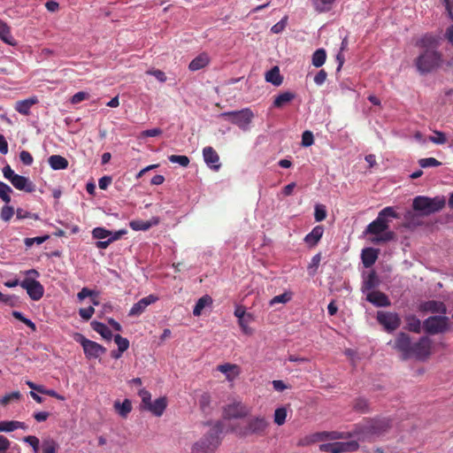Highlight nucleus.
Wrapping results in <instances>:
<instances>
[{
	"label": "nucleus",
	"instance_id": "nucleus-54",
	"mask_svg": "<svg viewBox=\"0 0 453 453\" xmlns=\"http://www.w3.org/2000/svg\"><path fill=\"white\" fill-rule=\"evenodd\" d=\"M21 395L19 391H14L10 394L5 395L0 399V403L3 405L8 404L12 400H19Z\"/></svg>",
	"mask_w": 453,
	"mask_h": 453
},
{
	"label": "nucleus",
	"instance_id": "nucleus-20",
	"mask_svg": "<svg viewBox=\"0 0 453 453\" xmlns=\"http://www.w3.org/2000/svg\"><path fill=\"white\" fill-rule=\"evenodd\" d=\"M11 183L19 190H23L31 193L35 190V185L27 177L17 174L13 176Z\"/></svg>",
	"mask_w": 453,
	"mask_h": 453
},
{
	"label": "nucleus",
	"instance_id": "nucleus-33",
	"mask_svg": "<svg viewBox=\"0 0 453 453\" xmlns=\"http://www.w3.org/2000/svg\"><path fill=\"white\" fill-rule=\"evenodd\" d=\"M212 302H213L212 298L208 295H205V296L200 297L197 300V302L196 303V305L194 307V310H193L194 316H196V317L200 316L203 312V310L206 306L212 304Z\"/></svg>",
	"mask_w": 453,
	"mask_h": 453
},
{
	"label": "nucleus",
	"instance_id": "nucleus-8",
	"mask_svg": "<svg viewBox=\"0 0 453 453\" xmlns=\"http://www.w3.org/2000/svg\"><path fill=\"white\" fill-rule=\"evenodd\" d=\"M449 319L445 316H432L423 322L424 329L431 334L444 333L449 328Z\"/></svg>",
	"mask_w": 453,
	"mask_h": 453
},
{
	"label": "nucleus",
	"instance_id": "nucleus-13",
	"mask_svg": "<svg viewBox=\"0 0 453 453\" xmlns=\"http://www.w3.org/2000/svg\"><path fill=\"white\" fill-rule=\"evenodd\" d=\"M358 447L359 445L357 441L328 442L321 444L319 446V450L321 452L342 453L356 450L358 449Z\"/></svg>",
	"mask_w": 453,
	"mask_h": 453
},
{
	"label": "nucleus",
	"instance_id": "nucleus-32",
	"mask_svg": "<svg viewBox=\"0 0 453 453\" xmlns=\"http://www.w3.org/2000/svg\"><path fill=\"white\" fill-rule=\"evenodd\" d=\"M114 409L119 416L127 418L132 411V403L129 399H125L122 403L116 401L114 403Z\"/></svg>",
	"mask_w": 453,
	"mask_h": 453
},
{
	"label": "nucleus",
	"instance_id": "nucleus-56",
	"mask_svg": "<svg viewBox=\"0 0 453 453\" xmlns=\"http://www.w3.org/2000/svg\"><path fill=\"white\" fill-rule=\"evenodd\" d=\"M16 217L18 219H37L38 216L36 214H33L24 209L18 208L16 211Z\"/></svg>",
	"mask_w": 453,
	"mask_h": 453
},
{
	"label": "nucleus",
	"instance_id": "nucleus-50",
	"mask_svg": "<svg viewBox=\"0 0 453 453\" xmlns=\"http://www.w3.org/2000/svg\"><path fill=\"white\" fill-rule=\"evenodd\" d=\"M434 135L429 137V141L435 144H444L447 142L446 135L443 132L434 131Z\"/></svg>",
	"mask_w": 453,
	"mask_h": 453
},
{
	"label": "nucleus",
	"instance_id": "nucleus-48",
	"mask_svg": "<svg viewBox=\"0 0 453 453\" xmlns=\"http://www.w3.org/2000/svg\"><path fill=\"white\" fill-rule=\"evenodd\" d=\"M418 165L422 168H426V167H437V166H440L441 165V163L440 161H438L434 157H426V158L419 159L418 160Z\"/></svg>",
	"mask_w": 453,
	"mask_h": 453
},
{
	"label": "nucleus",
	"instance_id": "nucleus-30",
	"mask_svg": "<svg viewBox=\"0 0 453 453\" xmlns=\"http://www.w3.org/2000/svg\"><path fill=\"white\" fill-rule=\"evenodd\" d=\"M218 371L221 372L222 373H225L226 375V379L231 380L234 376H237L240 372V368L236 365L232 364H224L219 365L218 366Z\"/></svg>",
	"mask_w": 453,
	"mask_h": 453
},
{
	"label": "nucleus",
	"instance_id": "nucleus-1",
	"mask_svg": "<svg viewBox=\"0 0 453 453\" xmlns=\"http://www.w3.org/2000/svg\"><path fill=\"white\" fill-rule=\"evenodd\" d=\"M415 46L420 49L419 54L413 61L419 74L425 75L441 69L444 65V56L438 50L440 38L437 35L426 33L416 40Z\"/></svg>",
	"mask_w": 453,
	"mask_h": 453
},
{
	"label": "nucleus",
	"instance_id": "nucleus-52",
	"mask_svg": "<svg viewBox=\"0 0 453 453\" xmlns=\"http://www.w3.org/2000/svg\"><path fill=\"white\" fill-rule=\"evenodd\" d=\"M291 299V295L288 293H283L279 296H275L270 301V305L273 306L276 303H286Z\"/></svg>",
	"mask_w": 453,
	"mask_h": 453
},
{
	"label": "nucleus",
	"instance_id": "nucleus-6",
	"mask_svg": "<svg viewBox=\"0 0 453 453\" xmlns=\"http://www.w3.org/2000/svg\"><path fill=\"white\" fill-rule=\"evenodd\" d=\"M220 117L227 119L231 123L238 126L242 129H246L250 124L254 114L250 109L245 108L241 111L223 112L220 114Z\"/></svg>",
	"mask_w": 453,
	"mask_h": 453
},
{
	"label": "nucleus",
	"instance_id": "nucleus-17",
	"mask_svg": "<svg viewBox=\"0 0 453 453\" xmlns=\"http://www.w3.org/2000/svg\"><path fill=\"white\" fill-rule=\"evenodd\" d=\"M203 157L206 165L212 170L218 171L220 168L219 156L211 146L203 149Z\"/></svg>",
	"mask_w": 453,
	"mask_h": 453
},
{
	"label": "nucleus",
	"instance_id": "nucleus-11",
	"mask_svg": "<svg viewBox=\"0 0 453 453\" xmlns=\"http://www.w3.org/2000/svg\"><path fill=\"white\" fill-rule=\"evenodd\" d=\"M250 410L242 402H234L227 404L223 411V417L226 419L242 418L247 417Z\"/></svg>",
	"mask_w": 453,
	"mask_h": 453
},
{
	"label": "nucleus",
	"instance_id": "nucleus-55",
	"mask_svg": "<svg viewBox=\"0 0 453 453\" xmlns=\"http://www.w3.org/2000/svg\"><path fill=\"white\" fill-rule=\"evenodd\" d=\"M314 218L318 222H320L326 218V211L324 205H316Z\"/></svg>",
	"mask_w": 453,
	"mask_h": 453
},
{
	"label": "nucleus",
	"instance_id": "nucleus-2",
	"mask_svg": "<svg viewBox=\"0 0 453 453\" xmlns=\"http://www.w3.org/2000/svg\"><path fill=\"white\" fill-rule=\"evenodd\" d=\"M221 422H217L199 441L194 443L191 453H214L220 444Z\"/></svg>",
	"mask_w": 453,
	"mask_h": 453
},
{
	"label": "nucleus",
	"instance_id": "nucleus-25",
	"mask_svg": "<svg viewBox=\"0 0 453 453\" xmlns=\"http://www.w3.org/2000/svg\"><path fill=\"white\" fill-rule=\"evenodd\" d=\"M210 63V58L206 53H201L196 57L188 65V69L192 72L198 71Z\"/></svg>",
	"mask_w": 453,
	"mask_h": 453
},
{
	"label": "nucleus",
	"instance_id": "nucleus-31",
	"mask_svg": "<svg viewBox=\"0 0 453 453\" xmlns=\"http://www.w3.org/2000/svg\"><path fill=\"white\" fill-rule=\"evenodd\" d=\"M296 97V94L290 91L283 92L277 96H275L273 100V106L276 108H281L286 104L290 103Z\"/></svg>",
	"mask_w": 453,
	"mask_h": 453
},
{
	"label": "nucleus",
	"instance_id": "nucleus-51",
	"mask_svg": "<svg viewBox=\"0 0 453 453\" xmlns=\"http://www.w3.org/2000/svg\"><path fill=\"white\" fill-rule=\"evenodd\" d=\"M14 214V209L12 206L4 205L0 212V218L2 220L9 221Z\"/></svg>",
	"mask_w": 453,
	"mask_h": 453
},
{
	"label": "nucleus",
	"instance_id": "nucleus-16",
	"mask_svg": "<svg viewBox=\"0 0 453 453\" xmlns=\"http://www.w3.org/2000/svg\"><path fill=\"white\" fill-rule=\"evenodd\" d=\"M158 300V297L154 295H149L135 303L128 312L129 317H139L144 312L146 308Z\"/></svg>",
	"mask_w": 453,
	"mask_h": 453
},
{
	"label": "nucleus",
	"instance_id": "nucleus-27",
	"mask_svg": "<svg viewBox=\"0 0 453 453\" xmlns=\"http://www.w3.org/2000/svg\"><path fill=\"white\" fill-rule=\"evenodd\" d=\"M53 170H64L68 167V160L60 155H52L48 159Z\"/></svg>",
	"mask_w": 453,
	"mask_h": 453
},
{
	"label": "nucleus",
	"instance_id": "nucleus-29",
	"mask_svg": "<svg viewBox=\"0 0 453 453\" xmlns=\"http://www.w3.org/2000/svg\"><path fill=\"white\" fill-rule=\"evenodd\" d=\"M265 81L274 86H280L283 81V77L280 73V68L273 66L265 73Z\"/></svg>",
	"mask_w": 453,
	"mask_h": 453
},
{
	"label": "nucleus",
	"instance_id": "nucleus-9",
	"mask_svg": "<svg viewBox=\"0 0 453 453\" xmlns=\"http://www.w3.org/2000/svg\"><path fill=\"white\" fill-rule=\"evenodd\" d=\"M432 341L427 336L421 337L417 342L412 343L411 358L426 360L431 355Z\"/></svg>",
	"mask_w": 453,
	"mask_h": 453
},
{
	"label": "nucleus",
	"instance_id": "nucleus-12",
	"mask_svg": "<svg viewBox=\"0 0 453 453\" xmlns=\"http://www.w3.org/2000/svg\"><path fill=\"white\" fill-rule=\"evenodd\" d=\"M20 286L27 290L33 301H39L44 295L43 286L35 279L26 278L20 282Z\"/></svg>",
	"mask_w": 453,
	"mask_h": 453
},
{
	"label": "nucleus",
	"instance_id": "nucleus-14",
	"mask_svg": "<svg viewBox=\"0 0 453 453\" xmlns=\"http://www.w3.org/2000/svg\"><path fill=\"white\" fill-rule=\"evenodd\" d=\"M394 347L402 354L403 359L411 358V350L412 343L411 337L405 333L398 334L395 340Z\"/></svg>",
	"mask_w": 453,
	"mask_h": 453
},
{
	"label": "nucleus",
	"instance_id": "nucleus-24",
	"mask_svg": "<svg viewBox=\"0 0 453 453\" xmlns=\"http://www.w3.org/2000/svg\"><path fill=\"white\" fill-rule=\"evenodd\" d=\"M324 234L323 226H316L313 229L304 237V242L310 247H314L320 241Z\"/></svg>",
	"mask_w": 453,
	"mask_h": 453
},
{
	"label": "nucleus",
	"instance_id": "nucleus-34",
	"mask_svg": "<svg viewBox=\"0 0 453 453\" xmlns=\"http://www.w3.org/2000/svg\"><path fill=\"white\" fill-rule=\"evenodd\" d=\"M0 39L9 45H14L15 41L11 34L10 27L0 19Z\"/></svg>",
	"mask_w": 453,
	"mask_h": 453
},
{
	"label": "nucleus",
	"instance_id": "nucleus-59",
	"mask_svg": "<svg viewBox=\"0 0 453 453\" xmlns=\"http://www.w3.org/2000/svg\"><path fill=\"white\" fill-rule=\"evenodd\" d=\"M94 312H95V309L93 306H88L87 308H81L79 310V315L84 320L90 319L92 318Z\"/></svg>",
	"mask_w": 453,
	"mask_h": 453
},
{
	"label": "nucleus",
	"instance_id": "nucleus-46",
	"mask_svg": "<svg viewBox=\"0 0 453 453\" xmlns=\"http://www.w3.org/2000/svg\"><path fill=\"white\" fill-rule=\"evenodd\" d=\"M110 235H111V232L104 227H96L92 231L93 238L97 240L109 239Z\"/></svg>",
	"mask_w": 453,
	"mask_h": 453
},
{
	"label": "nucleus",
	"instance_id": "nucleus-7",
	"mask_svg": "<svg viewBox=\"0 0 453 453\" xmlns=\"http://www.w3.org/2000/svg\"><path fill=\"white\" fill-rule=\"evenodd\" d=\"M74 339L82 346L84 354L88 358H97L106 352V349L104 346L87 339L81 334H76Z\"/></svg>",
	"mask_w": 453,
	"mask_h": 453
},
{
	"label": "nucleus",
	"instance_id": "nucleus-53",
	"mask_svg": "<svg viewBox=\"0 0 453 453\" xmlns=\"http://www.w3.org/2000/svg\"><path fill=\"white\" fill-rule=\"evenodd\" d=\"M353 408L360 412H366L368 411V403L365 398H357L355 400Z\"/></svg>",
	"mask_w": 453,
	"mask_h": 453
},
{
	"label": "nucleus",
	"instance_id": "nucleus-4",
	"mask_svg": "<svg viewBox=\"0 0 453 453\" xmlns=\"http://www.w3.org/2000/svg\"><path fill=\"white\" fill-rule=\"evenodd\" d=\"M445 203L444 196L430 198L425 196H418L413 199L412 208L421 215L428 216L442 210Z\"/></svg>",
	"mask_w": 453,
	"mask_h": 453
},
{
	"label": "nucleus",
	"instance_id": "nucleus-39",
	"mask_svg": "<svg viewBox=\"0 0 453 453\" xmlns=\"http://www.w3.org/2000/svg\"><path fill=\"white\" fill-rule=\"evenodd\" d=\"M407 329L413 333H420L421 321L414 315H410L406 318Z\"/></svg>",
	"mask_w": 453,
	"mask_h": 453
},
{
	"label": "nucleus",
	"instance_id": "nucleus-19",
	"mask_svg": "<svg viewBox=\"0 0 453 453\" xmlns=\"http://www.w3.org/2000/svg\"><path fill=\"white\" fill-rule=\"evenodd\" d=\"M366 300L377 307H388L391 304L388 296L380 291H371L367 294Z\"/></svg>",
	"mask_w": 453,
	"mask_h": 453
},
{
	"label": "nucleus",
	"instance_id": "nucleus-40",
	"mask_svg": "<svg viewBox=\"0 0 453 453\" xmlns=\"http://www.w3.org/2000/svg\"><path fill=\"white\" fill-rule=\"evenodd\" d=\"M129 226L134 231H146L153 226V223L148 220H132Z\"/></svg>",
	"mask_w": 453,
	"mask_h": 453
},
{
	"label": "nucleus",
	"instance_id": "nucleus-62",
	"mask_svg": "<svg viewBox=\"0 0 453 453\" xmlns=\"http://www.w3.org/2000/svg\"><path fill=\"white\" fill-rule=\"evenodd\" d=\"M163 133L162 129L157 127L152 129H147L141 133L140 137L145 138V137H155L158 136Z\"/></svg>",
	"mask_w": 453,
	"mask_h": 453
},
{
	"label": "nucleus",
	"instance_id": "nucleus-37",
	"mask_svg": "<svg viewBox=\"0 0 453 453\" xmlns=\"http://www.w3.org/2000/svg\"><path fill=\"white\" fill-rule=\"evenodd\" d=\"M255 320V317L252 313H249L245 316V318H242L241 320L238 321V324L242 331L243 334L250 335L253 334V330L251 327L249 326V324Z\"/></svg>",
	"mask_w": 453,
	"mask_h": 453
},
{
	"label": "nucleus",
	"instance_id": "nucleus-63",
	"mask_svg": "<svg viewBox=\"0 0 453 453\" xmlns=\"http://www.w3.org/2000/svg\"><path fill=\"white\" fill-rule=\"evenodd\" d=\"M19 158L21 162L26 165H31L34 161L32 155L27 150H22L19 153Z\"/></svg>",
	"mask_w": 453,
	"mask_h": 453
},
{
	"label": "nucleus",
	"instance_id": "nucleus-58",
	"mask_svg": "<svg viewBox=\"0 0 453 453\" xmlns=\"http://www.w3.org/2000/svg\"><path fill=\"white\" fill-rule=\"evenodd\" d=\"M49 238L48 235L37 236L34 238H26L24 242L27 247H31L33 244H42Z\"/></svg>",
	"mask_w": 453,
	"mask_h": 453
},
{
	"label": "nucleus",
	"instance_id": "nucleus-60",
	"mask_svg": "<svg viewBox=\"0 0 453 453\" xmlns=\"http://www.w3.org/2000/svg\"><path fill=\"white\" fill-rule=\"evenodd\" d=\"M314 142V137L311 131H304L302 134V145L309 147Z\"/></svg>",
	"mask_w": 453,
	"mask_h": 453
},
{
	"label": "nucleus",
	"instance_id": "nucleus-36",
	"mask_svg": "<svg viewBox=\"0 0 453 453\" xmlns=\"http://www.w3.org/2000/svg\"><path fill=\"white\" fill-rule=\"evenodd\" d=\"M380 284V280L378 278V275L374 271H372L368 273L366 276L364 285H363V290H372L378 287Z\"/></svg>",
	"mask_w": 453,
	"mask_h": 453
},
{
	"label": "nucleus",
	"instance_id": "nucleus-64",
	"mask_svg": "<svg viewBox=\"0 0 453 453\" xmlns=\"http://www.w3.org/2000/svg\"><path fill=\"white\" fill-rule=\"evenodd\" d=\"M88 98V94L84 91H80L74 94L71 98L72 104H79L83 100H86Z\"/></svg>",
	"mask_w": 453,
	"mask_h": 453
},
{
	"label": "nucleus",
	"instance_id": "nucleus-49",
	"mask_svg": "<svg viewBox=\"0 0 453 453\" xmlns=\"http://www.w3.org/2000/svg\"><path fill=\"white\" fill-rule=\"evenodd\" d=\"M211 397L209 393H203L199 398V406L205 412L210 409Z\"/></svg>",
	"mask_w": 453,
	"mask_h": 453
},
{
	"label": "nucleus",
	"instance_id": "nucleus-26",
	"mask_svg": "<svg viewBox=\"0 0 453 453\" xmlns=\"http://www.w3.org/2000/svg\"><path fill=\"white\" fill-rule=\"evenodd\" d=\"M16 429L27 430V426L24 422L17 420H4L0 422V432H12Z\"/></svg>",
	"mask_w": 453,
	"mask_h": 453
},
{
	"label": "nucleus",
	"instance_id": "nucleus-38",
	"mask_svg": "<svg viewBox=\"0 0 453 453\" xmlns=\"http://www.w3.org/2000/svg\"><path fill=\"white\" fill-rule=\"evenodd\" d=\"M326 59V50L324 49H318L312 54L311 62L315 67H320L325 64Z\"/></svg>",
	"mask_w": 453,
	"mask_h": 453
},
{
	"label": "nucleus",
	"instance_id": "nucleus-45",
	"mask_svg": "<svg viewBox=\"0 0 453 453\" xmlns=\"http://www.w3.org/2000/svg\"><path fill=\"white\" fill-rule=\"evenodd\" d=\"M12 188L3 181H0V198L6 203H10Z\"/></svg>",
	"mask_w": 453,
	"mask_h": 453
},
{
	"label": "nucleus",
	"instance_id": "nucleus-61",
	"mask_svg": "<svg viewBox=\"0 0 453 453\" xmlns=\"http://www.w3.org/2000/svg\"><path fill=\"white\" fill-rule=\"evenodd\" d=\"M287 20H288V18L284 17L279 22H277L275 25H273L271 28L272 33L280 34V32H282L286 27Z\"/></svg>",
	"mask_w": 453,
	"mask_h": 453
},
{
	"label": "nucleus",
	"instance_id": "nucleus-10",
	"mask_svg": "<svg viewBox=\"0 0 453 453\" xmlns=\"http://www.w3.org/2000/svg\"><path fill=\"white\" fill-rule=\"evenodd\" d=\"M377 321L389 333L396 330L401 325V319L395 312L380 311L377 312Z\"/></svg>",
	"mask_w": 453,
	"mask_h": 453
},
{
	"label": "nucleus",
	"instance_id": "nucleus-47",
	"mask_svg": "<svg viewBox=\"0 0 453 453\" xmlns=\"http://www.w3.org/2000/svg\"><path fill=\"white\" fill-rule=\"evenodd\" d=\"M114 342L118 345V350H119V352H124L129 348V341L120 334L114 336Z\"/></svg>",
	"mask_w": 453,
	"mask_h": 453
},
{
	"label": "nucleus",
	"instance_id": "nucleus-22",
	"mask_svg": "<svg viewBox=\"0 0 453 453\" xmlns=\"http://www.w3.org/2000/svg\"><path fill=\"white\" fill-rule=\"evenodd\" d=\"M167 407V398L165 396H162L157 398L154 402H152L151 405H150L148 411L151 412L156 417H161L165 412Z\"/></svg>",
	"mask_w": 453,
	"mask_h": 453
},
{
	"label": "nucleus",
	"instance_id": "nucleus-5",
	"mask_svg": "<svg viewBox=\"0 0 453 453\" xmlns=\"http://www.w3.org/2000/svg\"><path fill=\"white\" fill-rule=\"evenodd\" d=\"M388 218H398V214L391 206L386 207L379 212L378 217L367 226L365 233L377 235L388 230Z\"/></svg>",
	"mask_w": 453,
	"mask_h": 453
},
{
	"label": "nucleus",
	"instance_id": "nucleus-21",
	"mask_svg": "<svg viewBox=\"0 0 453 453\" xmlns=\"http://www.w3.org/2000/svg\"><path fill=\"white\" fill-rule=\"evenodd\" d=\"M38 103V98L36 96H32L25 100L17 101L15 104V110L25 116L30 114V109L33 105Z\"/></svg>",
	"mask_w": 453,
	"mask_h": 453
},
{
	"label": "nucleus",
	"instance_id": "nucleus-35",
	"mask_svg": "<svg viewBox=\"0 0 453 453\" xmlns=\"http://www.w3.org/2000/svg\"><path fill=\"white\" fill-rule=\"evenodd\" d=\"M91 326L92 328L96 332L98 333L99 334H101V336L108 341H110L112 337V333L111 331L109 329V327L104 325V323L102 322H98V321H92L91 322Z\"/></svg>",
	"mask_w": 453,
	"mask_h": 453
},
{
	"label": "nucleus",
	"instance_id": "nucleus-28",
	"mask_svg": "<svg viewBox=\"0 0 453 453\" xmlns=\"http://www.w3.org/2000/svg\"><path fill=\"white\" fill-rule=\"evenodd\" d=\"M390 427L389 421L387 419L374 420L369 427L372 434L380 435Z\"/></svg>",
	"mask_w": 453,
	"mask_h": 453
},
{
	"label": "nucleus",
	"instance_id": "nucleus-15",
	"mask_svg": "<svg viewBox=\"0 0 453 453\" xmlns=\"http://www.w3.org/2000/svg\"><path fill=\"white\" fill-rule=\"evenodd\" d=\"M343 438L342 434L339 432H320V433H315L310 436H306L305 438L302 439L298 445L305 446L310 443H314L319 441H324V440H336Z\"/></svg>",
	"mask_w": 453,
	"mask_h": 453
},
{
	"label": "nucleus",
	"instance_id": "nucleus-23",
	"mask_svg": "<svg viewBox=\"0 0 453 453\" xmlns=\"http://www.w3.org/2000/svg\"><path fill=\"white\" fill-rule=\"evenodd\" d=\"M362 263L365 268L371 267L378 258V250L373 248H365L361 253Z\"/></svg>",
	"mask_w": 453,
	"mask_h": 453
},
{
	"label": "nucleus",
	"instance_id": "nucleus-3",
	"mask_svg": "<svg viewBox=\"0 0 453 453\" xmlns=\"http://www.w3.org/2000/svg\"><path fill=\"white\" fill-rule=\"evenodd\" d=\"M270 426L269 420L265 416H251L246 420L245 425L239 429L238 434L242 437H264L267 435Z\"/></svg>",
	"mask_w": 453,
	"mask_h": 453
},
{
	"label": "nucleus",
	"instance_id": "nucleus-57",
	"mask_svg": "<svg viewBox=\"0 0 453 453\" xmlns=\"http://www.w3.org/2000/svg\"><path fill=\"white\" fill-rule=\"evenodd\" d=\"M24 441L27 442L34 449L35 453L39 450L40 441L36 436L28 435L24 438Z\"/></svg>",
	"mask_w": 453,
	"mask_h": 453
},
{
	"label": "nucleus",
	"instance_id": "nucleus-43",
	"mask_svg": "<svg viewBox=\"0 0 453 453\" xmlns=\"http://www.w3.org/2000/svg\"><path fill=\"white\" fill-rule=\"evenodd\" d=\"M42 449V453H58V444L52 439L44 440Z\"/></svg>",
	"mask_w": 453,
	"mask_h": 453
},
{
	"label": "nucleus",
	"instance_id": "nucleus-18",
	"mask_svg": "<svg viewBox=\"0 0 453 453\" xmlns=\"http://www.w3.org/2000/svg\"><path fill=\"white\" fill-rule=\"evenodd\" d=\"M418 311L421 312H432V313H440V314H445L446 313V306L445 304L441 301H426L423 302L418 306Z\"/></svg>",
	"mask_w": 453,
	"mask_h": 453
},
{
	"label": "nucleus",
	"instance_id": "nucleus-44",
	"mask_svg": "<svg viewBox=\"0 0 453 453\" xmlns=\"http://www.w3.org/2000/svg\"><path fill=\"white\" fill-rule=\"evenodd\" d=\"M168 159L170 162L179 164L183 167H187L190 163L188 157L185 155H171L168 157Z\"/></svg>",
	"mask_w": 453,
	"mask_h": 453
},
{
	"label": "nucleus",
	"instance_id": "nucleus-42",
	"mask_svg": "<svg viewBox=\"0 0 453 453\" xmlns=\"http://www.w3.org/2000/svg\"><path fill=\"white\" fill-rule=\"evenodd\" d=\"M288 411L285 407L277 408L274 411L273 421L278 426H282L286 422Z\"/></svg>",
	"mask_w": 453,
	"mask_h": 453
},
{
	"label": "nucleus",
	"instance_id": "nucleus-41",
	"mask_svg": "<svg viewBox=\"0 0 453 453\" xmlns=\"http://www.w3.org/2000/svg\"><path fill=\"white\" fill-rule=\"evenodd\" d=\"M138 395L142 399L141 408L147 411L152 403L151 394L147 389L141 388Z\"/></svg>",
	"mask_w": 453,
	"mask_h": 453
}]
</instances>
